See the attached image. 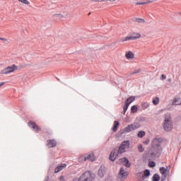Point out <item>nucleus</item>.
Returning a JSON list of instances; mask_svg holds the SVG:
<instances>
[{
	"label": "nucleus",
	"instance_id": "12",
	"mask_svg": "<svg viewBox=\"0 0 181 181\" xmlns=\"http://www.w3.org/2000/svg\"><path fill=\"white\" fill-rule=\"evenodd\" d=\"M86 160H90L91 162H94L95 160V157L94 156V153H90L85 157H83V162Z\"/></svg>",
	"mask_w": 181,
	"mask_h": 181
},
{
	"label": "nucleus",
	"instance_id": "23",
	"mask_svg": "<svg viewBox=\"0 0 181 181\" xmlns=\"http://www.w3.org/2000/svg\"><path fill=\"white\" fill-rule=\"evenodd\" d=\"M148 107H149V103H148V102H144L141 103V108L143 110H146V108H148Z\"/></svg>",
	"mask_w": 181,
	"mask_h": 181
},
{
	"label": "nucleus",
	"instance_id": "4",
	"mask_svg": "<svg viewBox=\"0 0 181 181\" xmlns=\"http://www.w3.org/2000/svg\"><path fill=\"white\" fill-rule=\"evenodd\" d=\"M139 128H141V124L139 122H134L126 127L123 132L124 134H129V132H132V131L139 129Z\"/></svg>",
	"mask_w": 181,
	"mask_h": 181
},
{
	"label": "nucleus",
	"instance_id": "17",
	"mask_svg": "<svg viewBox=\"0 0 181 181\" xmlns=\"http://www.w3.org/2000/svg\"><path fill=\"white\" fill-rule=\"evenodd\" d=\"M167 172H169V170H168V168H165V167L160 168V173H161V175H163V176H164V177H168V174L166 173Z\"/></svg>",
	"mask_w": 181,
	"mask_h": 181
},
{
	"label": "nucleus",
	"instance_id": "29",
	"mask_svg": "<svg viewBox=\"0 0 181 181\" xmlns=\"http://www.w3.org/2000/svg\"><path fill=\"white\" fill-rule=\"evenodd\" d=\"M149 168H155L156 166V163L155 161H150L148 162Z\"/></svg>",
	"mask_w": 181,
	"mask_h": 181
},
{
	"label": "nucleus",
	"instance_id": "18",
	"mask_svg": "<svg viewBox=\"0 0 181 181\" xmlns=\"http://www.w3.org/2000/svg\"><path fill=\"white\" fill-rule=\"evenodd\" d=\"M66 168V163H63L61 165H58L55 169H54V173H59V172H61V170H63V168Z\"/></svg>",
	"mask_w": 181,
	"mask_h": 181
},
{
	"label": "nucleus",
	"instance_id": "19",
	"mask_svg": "<svg viewBox=\"0 0 181 181\" xmlns=\"http://www.w3.org/2000/svg\"><path fill=\"white\" fill-rule=\"evenodd\" d=\"M7 70H8V71L10 73H13L15 71V70H18V66L15 64H13L11 66H7Z\"/></svg>",
	"mask_w": 181,
	"mask_h": 181
},
{
	"label": "nucleus",
	"instance_id": "11",
	"mask_svg": "<svg viewBox=\"0 0 181 181\" xmlns=\"http://www.w3.org/2000/svg\"><path fill=\"white\" fill-rule=\"evenodd\" d=\"M107 170L105 169V166L101 165L99 170H98V176L99 177H104Z\"/></svg>",
	"mask_w": 181,
	"mask_h": 181
},
{
	"label": "nucleus",
	"instance_id": "43",
	"mask_svg": "<svg viewBox=\"0 0 181 181\" xmlns=\"http://www.w3.org/2000/svg\"><path fill=\"white\" fill-rule=\"evenodd\" d=\"M93 2H99V0H91Z\"/></svg>",
	"mask_w": 181,
	"mask_h": 181
},
{
	"label": "nucleus",
	"instance_id": "9",
	"mask_svg": "<svg viewBox=\"0 0 181 181\" xmlns=\"http://www.w3.org/2000/svg\"><path fill=\"white\" fill-rule=\"evenodd\" d=\"M28 127H30V128H32L33 131H35V132H39V131H40V128L39 127V126L36 124V122L33 121H30L28 122Z\"/></svg>",
	"mask_w": 181,
	"mask_h": 181
},
{
	"label": "nucleus",
	"instance_id": "6",
	"mask_svg": "<svg viewBox=\"0 0 181 181\" xmlns=\"http://www.w3.org/2000/svg\"><path fill=\"white\" fill-rule=\"evenodd\" d=\"M127 177H128V172L125 171L124 168H121L118 175L117 180L124 181L125 179H127Z\"/></svg>",
	"mask_w": 181,
	"mask_h": 181
},
{
	"label": "nucleus",
	"instance_id": "25",
	"mask_svg": "<svg viewBox=\"0 0 181 181\" xmlns=\"http://www.w3.org/2000/svg\"><path fill=\"white\" fill-rule=\"evenodd\" d=\"M8 69L6 67L3 70L1 71V74H10Z\"/></svg>",
	"mask_w": 181,
	"mask_h": 181
},
{
	"label": "nucleus",
	"instance_id": "5",
	"mask_svg": "<svg viewBox=\"0 0 181 181\" xmlns=\"http://www.w3.org/2000/svg\"><path fill=\"white\" fill-rule=\"evenodd\" d=\"M78 179L79 181H93L94 180V177H93L90 171H86Z\"/></svg>",
	"mask_w": 181,
	"mask_h": 181
},
{
	"label": "nucleus",
	"instance_id": "40",
	"mask_svg": "<svg viewBox=\"0 0 181 181\" xmlns=\"http://www.w3.org/2000/svg\"><path fill=\"white\" fill-rule=\"evenodd\" d=\"M166 180V177H162L160 181H165Z\"/></svg>",
	"mask_w": 181,
	"mask_h": 181
},
{
	"label": "nucleus",
	"instance_id": "33",
	"mask_svg": "<svg viewBox=\"0 0 181 181\" xmlns=\"http://www.w3.org/2000/svg\"><path fill=\"white\" fill-rule=\"evenodd\" d=\"M141 70L139 69H135L134 71L131 73V74H137V73H139Z\"/></svg>",
	"mask_w": 181,
	"mask_h": 181
},
{
	"label": "nucleus",
	"instance_id": "35",
	"mask_svg": "<svg viewBox=\"0 0 181 181\" xmlns=\"http://www.w3.org/2000/svg\"><path fill=\"white\" fill-rule=\"evenodd\" d=\"M136 5H146V2L136 3Z\"/></svg>",
	"mask_w": 181,
	"mask_h": 181
},
{
	"label": "nucleus",
	"instance_id": "30",
	"mask_svg": "<svg viewBox=\"0 0 181 181\" xmlns=\"http://www.w3.org/2000/svg\"><path fill=\"white\" fill-rule=\"evenodd\" d=\"M129 106L128 105H127L126 103H124V105L123 107V114L125 115V112H127V110H128V107Z\"/></svg>",
	"mask_w": 181,
	"mask_h": 181
},
{
	"label": "nucleus",
	"instance_id": "42",
	"mask_svg": "<svg viewBox=\"0 0 181 181\" xmlns=\"http://www.w3.org/2000/svg\"><path fill=\"white\" fill-rule=\"evenodd\" d=\"M72 181H80V180H78V178H75Z\"/></svg>",
	"mask_w": 181,
	"mask_h": 181
},
{
	"label": "nucleus",
	"instance_id": "14",
	"mask_svg": "<svg viewBox=\"0 0 181 181\" xmlns=\"http://www.w3.org/2000/svg\"><path fill=\"white\" fill-rule=\"evenodd\" d=\"M120 161L124 163L126 168H131V163L129 162V160H128V158L124 157L123 158H121Z\"/></svg>",
	"mask_w": 181,
	"mask_h": 181
},
{
	"label": "nucleus",
	"instance_id": "31",
	"mask_svg": "<svg viewBox=\"0 0 181 181\" xmlns=\"http://www.w3.org/2000/svg\"><path fill=\"white\" fill-rule=\"evenodd\" d=\"M138 149H139V151L142 153L144 152V151H145V148H144V146H142V144H139L138 146Z\"/></svg>",
	"mask_w": 181,
	"mask_h": 181
},
{
	"label": "nucleus",
	"instance_id": "27",
	"mask_svg": "<svg viewBox=\"0 0 181 181\" xmlns=\"http://www.w3.org/2000/svg\"><path fill=\"white\" fill-rule=\"evenodd\" d=\"M153 105H158V104H159V98L158 97L153 98Z\"/></svg>",
	"mask_w": 181,
	"mask_h": 181
},
{
	"label": "nucleus",
	"instance_id": "34",
	"mask_svg": "<svg viewBox=\"0 0 181 181\" xmlns=\"http://www.w3.org/2000/svg\"><path fill=\"white\" fill-rule=\"evenodd\" d=\"M149 142H150L149 139H147L146 141H143V144L144 145H148Z\"/></svg>",
	"mask_w": 181,
	"mask_h": 181
},
{
	"label": "nucleus",
	"instance_id": "15",
	"mask_svg": "<svg viewBox=\"0 0 181 181\" xmlns=\"http://www.w3.org/2000/svg\"><path fill=\"white\" fill-rule=\"evenodd\" d=\"M134 101H135V97L130 96L126 100L124 104L129 106V105L132 104V103H134Z\"/></svg>",
	"mask_w": 181,
	"mask_h": 181
},
{
	"label": "nucleus",
	"instance_id": "8",
	"mask_svg": "<svg viewBox=\"0 0 181 181\" xmlns=\"http://www.w3.org/2000/svg\"><path fill=\"white\" fill-rule=\"evenodd\" d=\"M139 37H141V34L137 33L135 35L127 36V37H125L124 38H122L121 40V42L124 43V42H128L129 40H135V39H139Z\"/></svg>",
	"mask_w": 181,
	"mask_h": 181
},
{
	"label": "nucleus",
	"instance_id": "47",
	"mask_svg": "<svg viewBox=\"0 0 181 181\" xmlns=\"http://www.w3.org/2000/svg\"><path fill=\"white\" fill-rule=\"evenodd\" d=\"M57 16H60V14H57Z\"/></svg>",
	"mask_w": 181,
	"mask_h": 181
},
{
	"label": "nucleus",
	"instance_id": "7",
	"mask_svg": "<svg viewBox=\"0 0 181 181\" xmlns=\"http://www.w3.org/2000/svg\"><path fill=\"white\" fill-rule=\"evenodd\" d=\"M160 142H162V139L155 138L151 142V148L162 149V147L160 146Z\"/></svg>",
	"mask_w": 181,
	"mask_h": 181
},
{
	"label": "nucleus",
	"instance_id": "36",
	"mask_svg": "<svg viewBox=\"0 0 181 181\" xmlns=\"http://www.w3.org/2000/svg\"><path fill=\"white\" fill-rule=\"evenodd\" d=\"M165 79H166V76L165 74H162L160 80H165Z\"/></svg>",
	"mask_w": 181,
	"mask_h": 181
},
{
	"label": "nucleus",
	"instance_id": "46",
	"mask_svg": "<svg viewBox=\"0 0 181 181\" xmlns=\"http://www.w3.org/2000/svg\"><path fill=\"white\" fill-rule=\"evenodd\" d=\"M171 81V79H170V78H168V81Z\"/></svg>",
	"mask_w": 181,
	"mask_h": 181
},
{
	"label": "nucleus",
	"instance_id": "38",
	"mask_svg": "<svg viewBox=\"0 0 181 181\" xmlns=\"http://www.w3.org/2000/svg\"><path fill=\"white\" fill-rule=\"evenodd\" d=\"M59 180L60 181H66V180H64V176H61L60 177H59Z\"/></svg>",
	"mask_w": 181,
	"mask_h": 181
},
{
	"label": "nucleus",
	"instance_id": "1",
	"mask_svg": "<svg viewBox=\"0 0 181 181\" xmlns=\"http://www.w3.org/2000/svg\"><path fill=\"white\" fill-rule=\"evenodd\" d=\"M162 153V148H158L155 147H151L150 151L145 153L144 157L148 160H152V159H156L160 156Z\"/></svg>",
	"mask_w": 181,
	"mask_h": 181
},
{
	"label": "nucleus",
	"instance_id": "45",
	"mask_svg": "<svg viewBox=\"0 0 181 181\" xmlns=\"http://www.w3.org/2000/svg\"><path fill=\"white\" fill-rule=\"evenodd\" d=\"M104 1H107V0H99V2H104Z\"/></svg>",
	"mask_w": 181,
	"mask_h": 181
},
{
	"label": "nucleus",
	"instance_id": "20",
	"mask_svg": "<svg viewBox=\"0 0 181 181\" xmlns=\"http://www.w3.org/2000/svg\"><path fill=\"white\" fill-rule=\"evenodd\" d=\"M118 127H119V122L115 120L113 124V132H117V131H118Z\"/></svg>",
	"mask_w": 181,
	"mask_h": 181
},
{
	"label": "nucleus",
	"instance_id": "24",
	"mask_svg": "<svg viewBox=\"0 0 181 181\" xmlns=\"http://www.w3.org/2000/svg\"><path fill=\"white\" fill-rule=\"evenodd\" d=\"M134 22H137V23H145V20L144 18H134Z\"/></svg>",
	"mask_w": 181,
	"mask_h": 181
},
{
	"label": "nucleus",
	"instance_id": "22",
	"mask_svg": "<svg viewBox=\"0 0 181 181\" xmlns=\"http://www.w3.org/2000/svg\"><path fill=\"white\" fill-rule=\"evenodd\" d=\"M153 181H160V176L158 174H154L152 177Z\"/></svg>",
	"mask_w": 181,
	"mask_h": 181
},
{
	"label": "nucleus",
	"instance_id": "10",
	"mask_svg": "<svg viewBox=\"0 0 181 181\" xmlns=\"http://www.w3.org/2000/svg\"><path fill=\"white\" fill-rule=\"evenodd\" d=\"M47 146H48V148H56V146H57V141L54 139L47 140Z\"/></svg>",
	"mask_w": 181,
	"mask_h": 181
},
{
	"label": "nucleus",
	"instance_id": "21",
	"mask_svg": "<svg viewBox=\"0 0 181 181\" xmlns=\"http://www.w3.org/2000/svg\"><path fill=\"white\" fill-rule=\"evenodd\" d=\"M127 59H134L135 57V55L134 54V52L129 51L125 54Z\"/></svg>",
	"mask_w": 181,
	"mask_h": 181
},
{
	"label": "nucleus",
	"instance_id": "41",
	"mask_svg": "<svg viewBox=\"0 0 181 181\" xmlns=\"http://www.w3.org/2000/svg\"><path fill=\"white\" fill-rule=\"evenodd\" d=\"M4 84H5V82L0 83V87H2V86H4Z\"/></svg>",
	"mask_w": 181,
	"mask_h": 181
},
{
	"label": "nucleus",
	"instance_id": "37",
	"mask_svg": "<svg viewBox=\"0 0 181 181\" xmlns=\"http://www.w3.org/2000/svg\"><path fill=\"white\" fill-rule=\"evenodd\" d=\"M176 103H177V99H174L173 101V105H176Z\"/></svg>",
	"mask_w": 181,
	"mask_h": 181
},
{
	"label": "nucleus",
	"instance_id": "3",
	"mask_svg": "<svg viewBox=\"0 0 181 181\" xmlns=\"http://www.w3.org/2000/svg\"><path fill=\"white\" fill-rule=\"evenodd\" d=\"M125 149L126 148L120 145L118 150H117V148H114L113 150H112L109 156L110 160L114 162V160H115L117 158H118V155H122V153H124L125 152Z\"/></svg>",
	"mask_w": 181,
	"mask_h": 181
},
{
	"label": "nucleus",
	"instance_id": "16",
	"mask_svg": "<svg viewBox=\"0 0 181 181\" xmlns=\"http://www.w3.org/2000/svg\"><path fill=\"white\" fill-rule=\"evenodd\" d=\"M129 145H131L129 140L127 141H123L120 146H122L124 149L129 148Z\"/></svg>",
	"mask_w": 181,
	"mask_h": 181
},
{
	"label": "nucleus",
	"instance_id": "26",
	"mask_svg": "<svg viewBox=\"0 0 181 181\" xmlns=\"http://www.w3.org/2000/svg\"><path fill=\"white\" fill-rule=\"evenodd\" d=\"M137 136L139 138H144V136H145V132L144 131H139L137 134Z\"/></svg>",
	"mask_w": 181,
	"mask_h": 181
},
{
	"label": "nucleus",
	"instance_id": "44",
	"mask_svg": "<svg viewBox=\"0 0 181 181\" xmlns=\"http://www.w3.org/2000/svg\"><path fill=\"white\" fill-rule=\"evenodd\" d=\"M107 1H110V2H114V1H115L116 0H107Z\"/></svg>",
	"mask_w": 181,
	"mask_h": 181
},
{
	"label": "nucleus",
	"instance_id": "28",
	"mask_svg": "<svg viewBox=\"0 0 181 181\" xmlns=\"http://www.w3.org/2000/svg\"><path fill=\"white\" fill-rule=\"evenodd\" d=\"M131 111H132V112H133V114H135V112H137V111H138V107H136V105H133V106L131 107Z\"/></svg>",
	"mask_w": 181,
	"mask_h": 181
},
{
	"label": "nucleus",
	"instance_id": "32",
	"mask_svg": "<svg viewBox=\"0 0 181 181\" xmlns=\"http://www.w3.org/2000/svg\"><path fill=\"white\" fill-rule=\"evenodd\" d=\"M22 4H25V5H29V1L28 0H18Z\"/></svg>",
	"mask_w": 181,
	"mask_h": 181
},
{
	"label": "nucleus",
	"instance_id": "39",
	"mask_svg": "<svg viewBox=\"0 0 181 181\" xmlns=\"http://www.w3.org/2000/svg\"><path fill=\"white\" fill-rule=\"evenodd\" d=\"M0 40H4V42H8V40L6 38L0 37Z\"/></svg>",
	"mask_w": 181,
	"mask_h": 181
},
{
	"label": "nucleus",
	"instance_id": "2",
	"mask_svg": "<svg viewBox=\"0 0 181 181\" xmlns=\"http://www.w3.org/2000/svg\"><path fill=\"white\" fill-rule=\"evenodd\" d=\"M163 128L165 132H170L173 129V122H172V117L169 113L165 115Z\"/></svg>",
	"mask_w": 181,
	"mask_h": 181
},
{
	"label": "nucleus",
	"instance_id": "13",
	"mask_svg": "<svg viewBox=\"0 0 181 181\" xmlns=\"http://www.w3.org/2000/svg\"><path fill=\"white\" fill-rule=\"evenodd\" d=\"M151 176V171L148 169L144 170V175L141 177V181L145 180L146 177H149Z\"/></svg>",
	"mask_w": 181,
	"mask_h": 181
}]
</instances>
